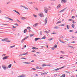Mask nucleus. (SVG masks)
<instances>
[{
  "mask_svg": "<svg viewBox=\"0 0 77 77\" xmlns=\"http://www.w3.org/2000/svg\"><path fill=\"white\" fill-rule=\"evenodd\" d=\"M2 67L4 69V70H6L7 68L8 69V67L6 66L5 65H2Z\"/></svg>",
  "mask_w": 77,
  "mask_h": 77,
  "instance_id": "f257e3e1",
  "label": "nucleus"
},
{
  "mask_svg": "<svg viewBox=\"0 0 77 77\" xmlns=\"http://www.w3.org/2000/svg\"><path fill=\"white\" fill-rule=\"evenodd\" d=\"M44 11L46 14L48 12V9L45 7L44 8Z\"/></svg>",
  "mask_w": 77,
  "mask_h": 77,
  "instance_id": "f03ea898",
  "label": "nucleus"
},
{
  "mask_svg": "<svg viewBox=\"0 0 77 77\" xmlns=\"http://www.w3.org/2000/svg\"><path fill=\"white\" fill-rule=\"evenodd\" d=\"M5 18H6V19H8V20H11V21H13V19L10 18H9V17H5Z\"/></svg>",
  "mask_w": 77,
  "mask_h": 77,
  "instance_id": "7ed1b4c3",
  "label": "nucleus"
},
{
  "mask_svg": "<svg viewBox=\"0 0 77 77\" xmlns=\"http://www.w3.org/2000/svg\"><path fill=\"white\" fill-rule=\"evenodd\" d=\"M8 57H9V56H5L2 59H3V60H5V59H8Z\"/></svg>",
  "mask_w": 77,
  "mask_h": 77,
  "instance_id": "20e7f679",
  "label": "nucleus"
},
{
  "mask_svg": "<svg viewBox=\"0 0 77 77\" xmlns=\"http://www.w3.org/2000/svg\"><path fill=\"white\" fill-rule=\"evenodd\" d=\"M61 3H65L67 2L66 0H61Z\"/></svg>",
  "mask_w": 77,
  "mask_h": 77,
  "instance_id": "39448f33",
  "label": "nucleus"
},
{
  "mask_svg": "<svg viewBox=\"0 0 77 77\" xmlns=\"http://www.w3.org/2000/svg\"><path fill=\"white\" fill-rule=\"evenodd\" d=\"M26 76L25 75H20L17 76V77H26Z\"/></svg>",
  "mask_w": 77,
  "mask_h": 77,
  "instance_id": "423d86ee",
  "label": "nucleus"
},
{
  "mask_svg": "<svg viewBox=\"0 0 77 77\" xmlns=\"http://www.w3.org/2000/svg\"><path fill=\"white\" fill-rule=\"evenodd\" d=\"M24 63H26V64H31V63L28 62H23Z\"/></svg>",
  "mask_w": 77,
  "mask_h": 77,
  "instance_id": "0eeeda50",
  "label": "nucleus"
},
{
  "mask_svg": "<svg viewBox=\"0 0 77 77\" xmlns=\"http://www.w3.org/2000/svg\"><path fill=\"white\" fill-rule=\"evenodd\" d=\"M7 40H8V38H5L2 39V41H6Z\"/></svg>",
  "mask_w": 77,
  "mask_h": 77,
  "instance_id": "6e6552de",
  "label": "nucleus"
},
{
  "mask_svg": "<svg viewBox=\"0 0 77 77\" xmlns=\"http://www.w3.org/2000/svg\"><path fill=\"white\" fill-rule=\"evenodd\" d=\"M66 9V8H64L63 10H62L60 11L59 12L60 13H61V12H63L65 11V9Z\"/></svg>",
  "mask_w": 77,
  "mask_h": 77,
  "instance_id": "1a4fd4ad",
  "label": "nucleus"
},
{
  "mask_svg": "<svg viewBox=\"0 0 77 77\" xmlns=\"http://www.w3.org/2000/svg\"><path fill=\"white\" fill-rule=\"evenodd\" d=\"M13 11H14V12H15L16 13H17V14H18L19 15H20V13H19V12L17 11H16L15 10H13Z\"/></svg>",
  "mask_w": 77,
  "mask_h": 77,
  "instance_id": "9d476101",
  "label": "nucleus"
},
{
  "mask_svg": "<svg viewBox=\"0 0 77 77\" xmlns=\"http://www.w3.org/2000/svg\"><path fill=\"white\" fill-rule=\"evenodd\" d=\"M45 24H47V17H46L45 19Z\"/></svg>",
  "mask_w": 77,
  "mask_h": 77,
  "instance_id": "9b49d317",
  "label": "nucleus"
},
{
  "mask_svg": "<svg viewBox=\"0 0 77 77\" xmlns=\"http://www.w3.org/2000/svg\"><path fill=\"white\" fill-rule=\"evenodd\" d=\"M48 73V72H45L44 73H42L41 75H45V74H47Z\"/></svg>",
  "mask_w": 77,
  "mask_h": 77,
  "instance_id": "f8f14e48",
  "label": "nucleus"
},
{
  "mask_svg": "<svg viewBox=\"0 0 77 77\" xmlns=\"http://www.w3.org/2000/svg\"><path fill=\"white\" fill-rule=\"evenodd\" d=\"M39 15L41 17H44V15L42 14H41Z\"/></svg>",
  "mask_w": 77,
  "mask_h": 77,
  "instance_id": "ddd939ff",
  "label": "nucleus"
},
{
  "mask_svg": "<svg viewBox=\"0 0 77 77\" xmlns=\"http://www.w3.org/2000/svg\"><path fill=\"white\" fill-rule=\"evenodd\" d=\"M27 53H28V52H26L25 54H20V55H19V56H22L23 55H26V54H27Z\"/></svg>",
  "mask_w": 77,
  "mask_h": 77,
  "instance_id": "4468645a",
  "label": "nucleus"
},
{
  "mask_svg": "<svg viewBox=\"0 0 77 77\" xmlns=\"http://www.w3.org/2000/svg\"><path fill=\"white\" fill-rule=\"evenodd\" d=\"M27 29H26L24 30L23 32H24V33H26V32H27Z\"/></svg>",
  "mask_w": 77,
  "mask_h": 77,
  "instance_id": "2eb2a0df",
  "label": "nucleus"
},
{
  "mask_svg": "<svg viewBox=\"0 0 77 77\" xmlns=\"http://www.w3.org/2000/svg\"><path fill=\"white\" fill-rule=\"evenodd\" d=\"M11 66H12V64H10L8 65V68H11Z\"/></svg>",
  "mask_w": 77,
  "mask_h": 77,
  "instance_id": "dca6fc26",
  "label": "nucleus"
},
{
  "mask_svg": "<svg viewBox=\"0 0 77 77\" xmlns=\"http://www.w3.org/2000/svg\"><path fill=\"white\" fill-rule=\"evenodd\" d=\"M65 66H63V67H62L59 68H58L59 70V69H62V68H65Z\"/></svg>",
  "mask_w": 77,
  "mask_h": 77,
  "instance_id": "f3484780",
  "label": "nucleus"
},
{
  "mask_svg": "<svg viewBox=\"0 0 77 77\" xmlns=\"http://www.w3.org/2000/svg\"><path fill=\"white\" fill-rule=\"evenodd\" d=\"M59 70V69L57 68L56 69H55L53 70V71H58Z\"/></svg>",
  "mask_w": 77,
  "mask_h": 77,
  "instance_id": "a211bd4d",
  "label": "nucleus"
},
{
  "mask_svg": "<svg viewBox=\"0 0 77 77\" xmlns=\"http://www.w3.org/2000/svg\"><path fill=\"white\" fill-rule=\"evenodd\" d=\"M60 4H59L57 7V8H60L61 6Z\"/></svg>",
  "mask_w": 77,
  "mask_h": 77,
  "instance_id": "6ab92c4d",
  "label": "nucleus"
},
{
  "mask_svg": "<svg viewBox=\"0 0 77 77\" xmlns=\"http://www.w3.org/2000/svg\"><path fill=\"white\" fill-rule=\"evenodd\" d=\"M54 29H59V27H58V26H55L54 27Z\"/></svg>",
  "mask_w": 77,
  "mask_h": 77,
  "instance_id": "aec40b11",
  "label": "nucleus"
},
{
  "mask_svg": "<svg viewBox=\"0 0 77 77\" xmlns=\"http://www.w3.org/2000/svg\"><path fill=\"white\" fill-rule=\"evenodd\" d=\"M65 26V25L63 24H61L59 25V26Z\"/></svg>",
  "mask_w": 77,
  "mask_h": 77,
  "instance_id": "412c9836",
  "label": "nucleus"
},
{
  "mask_svg": "<svg viewBox=\"0 0 77 77\" xmlns=\"http://www.w3.org/2000/svg\"><path fill=\"white\" fill-rule=\"evenodd\" d=\"M53 38H49L48 39V41H51V40H53Z\"/></svg>",
  "mask_w": 77,
  "mask_h": 77,
  "instance_id": "4be33fe9",
  "label": "nucleus"
},
{
  "mask_svg": "<svg viewBox=\"0 0 77 77\" xmlns=\"http://www.w3.org/2000/svg\"><path fill=\"white\" fill-rule=\"evenodd\" d=\"M59 40L60 41V42L62 43H63V44H65V42H63V41H62V40H60V39H59Z\"/></svg>",
  "mask_w": 77,
  "mask_h": 77,
  "instance_id": "5701e85b",
  "label": "nucleus"
},
{
  "mask_svg": "<svg viewBox=\"0 0 77 77\" xmlns=\"http://www.w3.org/2000/svg\"><path fill=\"white\" fill-rule=\"evenodd\" d=\"M46 38V37H45V36H44L42 38H41L40 39V40H41V39H45Z\"/></svg>",
  "mask_w": 77,
  "mask_h": 77,
  "instance_id": "b1692460",
  "label": "nucleus"
},
{
  "mask_svg": "<svg viewBox=\"0 0 77 77\" xmlns=\"http://www.w3.org/2000/svg\"><path fill=\"white\" fill-rule=\"evenodd\" d=\"M54 48H57V45H55L54 46Z\"/></svg>",
  "mask_w": 77,
  "mask_h": 77,
  "instance_id": "393cba45",
  "label": "nucleus"
},
{
  "mask_svg": "<svg viewBox=\"0 0 77 77\" xmlns=\"http://www.w3.org/2000/svg\"><path fill=\"white\" fill-rule=\"evenodd\" d=\"M33 16L35 17V18H37V17H38L37 15H35V14H33Z\"/></svg>",
  "mask_w": 77,
  "mask_h": 77,
  "instance_id": "a878e982",
  "label": "nucleus"
},
{
  "mask_svg": "<svg viewBox=\"0 0 77 77\" xmlns=\"http://www.w3.org/2000/svg\"><path fill=\"white\" fill-rule=\"evenodd\" d=\"M15 47V45H13V46H10L9 47V48H13V47Z\"/></svg>",
  "mask_w": 77,
  "mask_h": 77,
  "instance_id": "bb28decb",
  "label": "nucleus"
},
{
  "mask_svg": "<svg viewBox=\"0 0 77 77\" xmlns=\"http://www.w3.org/2000/svg\"><path fill=\"white\" fill-rule=\"evenodd\" d=\"M66 26L67 29H69V26H68V25H67Z\"/></svg>",
  "mask_w": 77,
  "mask_h": 77,
  "instance_id": "cd10ccee",
  "label": "nucleus"
},
{
  "mask_svg": "<svg viewBox=\"0 0 77 77\" xmlns=\"http://www.w3.org/2000/svg\"><path fill=\"white\" fill-rule=\"evenodd\" d=\"M26 18H27L26 17H22V20H26Z\"/></svg>",
  "mask_w": 77,
  "mask_h": 77,
  "instance_id": "c85d7f7f",
  "label": "nucleus"
},
{
  "mask_svg": "<svg viewBox=\"0 0 77 77\" xmlns=\"http://www.w3.org/2000/svg\"><path fill=\"white\" fill-rule=\"evenodd\" d=\"M72 28H74V26H75L74 25V24H72Z\"/></svg>",
  "mask_w": 77,
  "mask_h": 77,
  "instance_id": "c756f323",
  "label": "nucleus"
},
{
  "mask_svg": "<svg viewBox=\"0 0 77 77\" xmlns=\"http://www.w3.org/2000/svg\"><path fill=\"white\" fill-rule=\"evenodd\" d=\"M32 49H35V50H36L37 49H38V48H35V47H33L32 48Z\"/></svg>",
  "mask_w": 77,
  "mask_h": 77,
  "instance_id": "7c9ffc66",
  "label": "nucleus"
},
{
  "mask_svg": "<svg viewBox=\"0 0 77 77\" xmlns=\"http://www.w3.org/2000/svg\"><path fill=\"white\" fill-rule=\"evenodd\" d=\"M35 41H38V38H35Z\"/></svg>",
  "mask_w": 77,
  "mask_h": 77,
  "instance_id": "2f4dec72",
  "label": "nucleus"
},
{
  "mask_svg": "<svg viewBox=\"0 0 77 77\" xmlns=\"http://www.w3.org/2000/svg\"><path fill=\"white\" fill-rule=\"evenodd\" d=\"M7 25H8V24H2V26H7Z\"/></svg>",
  "mask_w": 77,
  "mask_h": 77,
  "instance_id": "473e14b6",
  "label": "nucleus"
},
{
  "mask_svg": "<svg viewBox=\"0 0 77 77\" xmlns=\"http://www.w3.org/2000/svg\"><path fill=\"white\" fill-rule=\"evenodd\" d=\"M25 39H25V38H24L22 40L21 42L22 43H23V41L24 40H25Z\"/></svg>",
  "mask_w": 77,
  "mask_h": 77,
  "instance_id": "72a5a7b5",
  "label": "nucleus"
},
{
  "mask_svg": "<svg viewBox=\"0 0 77 77\" xmlns=\"http://www.w3.org/2000/svg\"><path fill=\"white\" fill-rule=\"evenodd\" d=\"M65 75H66L65 74H64L62 75V76H63V77H65Z\"/></svg>",
  "mask_w": 77,
  "mask_h": 77,
  "instance_id": "f704fd0d",
  "label": "nucleus"
},
{
  "mask_svg": "<svg viewBox=\"0 0 77 77\" xmlns=\"http://www.w3.org/2000/svg\"><path fill=\"white\" fill-rule=\"evenodd\" d=\"M26 28L28 29H31V28H30V27L29 26L28 27Z\"/></svg>",
  "mask_w": 77,
  "mask_h": 77,
  "instance_id": "c9c22d12",
  "label": "nucleus"
},
{
  "mask_svg": "<svg viewBox=\"0 0 77 77\" xmlns=\"http://www.w3.org/2000/svg\"><path fill=\"white\" fill-rule=\"evenodd\" d=\"M43 69V68L42 67H40L38 69Z\"/></svg>",
  "mask_w": 77,
  "mask_h": 77,
  "instance_id": "e433bc0d",
  "label": "nucleus"
},
{
  "mask_svg": "<svg viewBox=\"0 0 77 77\" xmlns=\"http://www.w3.org/2000/svg\"><path fill=\"white\" fill-rule=\"evenodd\" d=\"M61 53H62L63 54H65V52L64 51H61Z\"/></svg>",
  "mask_w": 77,
  "mask_h": 77,
  "instance_id": "4c0bfd02",
  "label": "nucleus"
},
{
  "mask_svg": "<svg viewBox=\"0 0 77 77\" xmlns=\"http://www.w3.org/2000/svg\"><path fill=\"white\" fill-rule=\"evenodd\" d=\"M72 20V19H70L68 20V21H72V20Z\"/></svg>",
  "mask_w": 77,
  "mask_h": 77,
  "instance_id": "58836bf2",
  "label": "nucleus"
},
{
  "mask_svg": "<svg viewBox=\"0 0 77 77\" xmlns=\"http://www.w3.org/2000/svg\"><path fill=\"white\" fill-rule=\"evenodd\" d=\"M51 34H53V35H56V33L53 32V33H51Z\"/></svg>",
  "mask_w": 77,
  "mask_h": 77,
  "instance_id": "ea45409f",
  "label": "nucleus"
},
{
  "mask_svg": "<svg viewBox=\"0 0 77 77\" xmlns=\"http://www.w3.org/2000/svg\"><path fill=\"white\" fill-rule=\"evenodd\" d=\"M42 66L44 67V66H46V65H45V64H42Z\"/></svg>",
  "mask_w": 77,
  "mask_h": 77,
  "instance_id": "a19ab883",
  "label": "nucleus"
},
{
  "mask_svg": "<svg viewBox=\"0 0 77 77\" xmlns=\"http://www.w3.org/2000/svg\"><path fill=\"white\" fill-rule=\"evenodd\" d=\"M33 3L34 2H29V4H33Z\"/></svg>",
  "mask_w": 77,
  "mask_h": 77,
  "instance_id": "79ce46f5",
  "label": "nucleus"
},
{
  "mask_svg": "<svg viewBox=\"0 0 77 77\" xmlns=\"http://www.w3.org/2000/svg\"><path fill=\"white\" fill-rule=\"evenodd\" d=\"M33 35H33V34H31L30 35V37H32V36H33Z\"/></svg>",
  "mask_w": 77,
  "mask_h": 77,
  "instance_id": "37998d69",
  "label": "nucleus"
},
{
  "mask_svg": "<svg viewBox=\"0 0 77 77\" xmlns=\"http://www.w3.org/2000/svg\"><path fill=\"white\" fill-rule=\"evenodd\" d=\"M6 42H11V41H8L7 40L6 41Z\"/></svg>",
  "mask_w": 77,
  "mask_h": 77,
  "instance_id": "c03bdc74",
  "label": "nucleus"
},
{
  "mask_svg": "<svg viewBox=\"0 0 77 77\" xmlns=\"http://www.w3.org/2000/svg\"><path fill=\"white\" fill-rule=\"evenodd\" d=\"M72 18H73V19H74V18H75V16H73L72 17Z\"/></svg>",
  "mask_w": 77,
  "mask_h": 77,
  "instance_id": "a18cd8bd",
  "label": "nucleus"
},
{
  "mask_svg": "<svg viewBox=\"0 0 77 77\" xmlns=\"http://www.w3.org/2000/svg\"><path fill=\"white\" fill-rule=\"evenodd\" d=\"M33 27H36V25H35V24H34L33 25Z\"/></svg>",
  "mask_w": 77,
  "mask_h": 77,
  "instance_id": "49530a36",
  "label": "nucleus"
},
{
  "mask_svg": "<svg viewBox=\"0 0 77 77\" xmlns=\"http://www.w3.org/2000/svg\"><path fill=\"white\" fill-rule=\"evenodd\" d=\"M28 38H29V36H27L25 38V39H27Z\"/></svg>",
  "mask_w": 77,
  "mask_h": 77,
  "instance_id": "de8ad7c7",
  "label": "nucleus"
},
{
  "mask_svg": "<svg viewBox=\"0 0 77 77\" xmlns=\"http://www.w3.org/2000/svg\"><path fill=\"white\" fill-rule=\"evenodd\" d=\"M36 69H39V67L37 66L36 67Z\"/></svg>",
  "mask_w": 77,
  "mask_h": 77,
  "instance_id": "09e8293b",
  "label": "nucleus"
},
{
  "mask_svg": "<svg viewBox=\"0 0 77 77\" xmlns=\"http://www.w3.org/2000/svg\"><path fill=\"white\" fill-rule=\"evenodd\" d=\"M54 48H55L54 47L52 48V49L53 50H54Z\"/></svg>",
  "mask_w": 77,
  "mask_h": 77,
  "instance_id": "8fccbe9b",
  "label": "nucleus"
},
{
  "mask_svg": "<svg viewBox=\"0 0 77 77\" xmlns=\"http://www.w3.org/2000/svg\"><path fill=\"white\" fill-rule=\"evenodd\" d=\"M32 69H33V70H36L35 68H33Z\"/></svg>",
  "mask_w": 77,
  "mask_h": 77,
  "instance_id": "3c124183",
  "label": "nucleus"
},
{
  "mask_svg": "<svg viewBox=\"0 0 77 77\" xmlns=\"http://www.w3.org/2000/svg\"><path fill=\"white\" fill-rule=\"evenodd\" d=\"M61 23V21H58V22H57V23Z\"/></svg>",
  "mask_w": 77,
  "mask_h": 77,
  "instance_id": "603ef678",
  "label": "nucleus"
},
{
  "mask_svg": "<svg viewBox=\"0 0 77 77\" xmlns=\"http://www.w3.org/2000/svg\"><path fill=\"white\" fill-rule=\"evenodd\" d=\"M21 7H22L23 8H25V6L21 5Z\"/></svg>",
  "mask_w": 77,
  "mask_h": 77,
  "instance_id": "864d4df0",
  "label": "nucleus"
},
{
  "mask_svg": "<svg viewBox=\"0 0 77 77\" xmlns=\"http://www.w3.org/2000/svg\"><path fill=\"white\" fill-rule=\"evenodd\" d=\"M32 52V53H35L36 52V51H33Z\"/></svg>",
  "mask_w": 77,
  "mask_h": 77,
  "instance_id": "5fc2aeb1",
  "label": "nucleus"
},
{
  "mask_svg": "<svg viewBox=\"0 0 77 77\" xmlns=\"http://www.w3.org/2000/svg\"><path fill=\"white\" fill-rule=\"evenodd\" d=\"M56 76H57V74H55L54 75V77H56Z\"/></svg>",
  "mask_w": 77,
  "mask_h": 77,
  "instance_id": "6e6d98bb",
  "label": "nucleus"
},
{
  "mask_svg": "<svg viewBox=\"0 0 77 77\" xmlns=\"http://www.w3.org/2000/svg\"><path fill=\"white\" fill-rule=\"evenodd\" d=\"M14 25L15 26H18V24H17V23H16V24H14Z\"/></svg>",
  "mask_w": 77,
  "mask_h": 77,
  "instance_id": "4d7b16f0",
  "label": "nucleus"
},
{
  "mask_svg": "<svg viewBox=\"0 0 77 77\" xmlns=\"http://www.w3.org/2000/svg\"><path fill=\"white\" fill-rule=\"evenodd\" d=\"M6 54H5L2 55V56H6Z\"/></svg>",
  "mask_w": 77,
  "mask_h": 77,
  "instance_id": "13d9d810",
  "label": "nucleus"
},
{
  "mask_svg": "<svg viewBox=\"0 0 77 77\" xmlns=\"http://www.w3.org/2000/svg\"><path fill=\"white\" fill-rule=\"evenodd\" d=\"M73 31V30H70V31H69V32H72Z\"/></svg>",
  "mask_w": 77,
  "mask_h": 77,
  "instance_id": "bf43d9fd",
  "label": "nucleus"
},
{
  "mask_svg": "<svg viewBox=\"0 0 77 77\" xmlns=\"http://www.w3.org/2000/svg\"><path fill=\"white\" fill-rule=\"evenodd\" d=\"M73 11H74V9H72V11H71V12L72 14V12Z\"/></svg>",
  "mask_w": 77,
  "mask_h": 77,
  "instance_id": "052dcab7",
  "label": "nucleus"
},
{
  "mask_svg": "<svg viewBox=\"0 0 77 77\" xmlns=\"http://www.w3.org/2000/svg\"><path fill=\"white\" fill-rule=\"evenodd\" d=\"M45 32L47 33H48V32H47V31H45Z\"/></svg>",
  "mask_w": 77,
  "mask_h": 77,
  "instance_id": "680f3d73",
  "label": "nucleus"
},
{
  "mask_svg": "<svg viewBox=\"0 0 77 77\" xmlns=\"http://www.w3.org/2000/svg\"><path fill=\"white\" fill-rule=\"evenodd\" d=\"M65 40H66V41H69V40L68 39L66 38H65Z\"/></svg>",
  "mask_w": 77,
  "mask_h": 77,
  "instance_id": "e2e57ef3",
  "label": "nucleus"
},
{
  "mask_svg": "<svg viewBox=\"0 0 77 77\" xmlns=\"http://www.w3.org/2000/svg\"><path fill=\"white\" fill-rule=\"evenodd\" d=\"M72 23H73V24L76 23V22H74V21H73Z\"/></svg>",
  "mask_w": 77,
  "mask_h": 77,
  "instance_id": "0e129e2a",
  "label": "nucleus"
},
{
  "mask_svg": "<svg viewBox=\"0 0 77 77\" xmlns=\"http://www.w3.org/2000/svg\"><path fill=\"white\" fill-rule=\"evenodd\" d=\"M35 9L36 10V11H38V9L37 8H35Z\"/></svg>",
  "mask_w": 77,
  "mask_h": 77,
  "instance_id": "69168bd1",
  "label": "nucleus"
},
{
  "mask_svg": "<svg viewBox=\"0 0 77 77\" xmlns=\"http://www.w3.org/2000/svg\"><path fill=\"white\" fill-rule=\"evenodd\" d=\"M38 23H35V26H38Z\"/></svg>",
  "mask_w": 77,
  "mask_h": 77,
  "instance_id": "338daca9",
  "label": "nucleus"
},
{
  "mask_svg": "<svg viewBox=\"0 0 77 77\" xmlns=\"http://www.w3.org/2000/svg\"><path fill=\"white\" fill-rule=\"evenodd\" d=\"M71 43H75V42L73 41V42H71Z\"/></svg>",
  "mask_w": 77,
  "mask_h": 77,
  "instance_id": "774afa93",
  "label": "nucleus"
}]
</instances>
